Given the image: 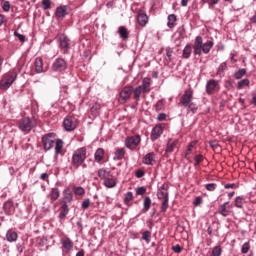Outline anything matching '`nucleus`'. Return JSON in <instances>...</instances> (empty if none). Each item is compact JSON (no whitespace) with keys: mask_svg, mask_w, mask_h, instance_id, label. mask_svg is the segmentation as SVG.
Listing matches in <instances>:
<instances>
[{"mask_svg":"<svg viewBox=\"0 0 256 256\" xmlns=\"http://www.w3.org/2000/svg\"><path fill=\"white\" fill-rule=\"evenodd\" d=\"M146 93H151V78H144L142 84L135 88L132 87V94L135 101H140Z\"/></svg>","mask_w":256,"mask_h":256,"instance_id":"1","label":"nucleus"},{"mask_svg":"<svg viewBox=\"0 0 256 256\" xmlns=\"http://www.w3.org/2000/svg\"><path fill=\"white\" fill-rule=\"evenodd\" d=\"M213 41H207L206 43H203V38L201 36H197L194 41V55H201L204 53L207 55L213 49Z\"/></svg>","mask_w":256,"mask_h":256,"instance_id":"2","label":"nucleus"},{"mask_svg":"<svg viewBox=\"0 0 256 256\" xmlns=\"http://www.w3.org/2000/svg\"><path fill=\"white\" fill-rule=\"evenodd\" d=\"M87 159V148L81 147L74 151L71 159V165L74 169H79L81 165L85 163Z\"/></svg>","mask_w":256,"mask_h":256,"instance_id":"3","label":"nucleus"},{"mask_svg":"<svg viewBox=\"0 0 256 256\" xmlns=\"http://www.w3.org/2000/svg\"><path fill=\"white\" fill-rule=\"evenodd\" d=\"M158 199L162 201L161 211L162 213L167 212L169 209V184L164 183L158 190L157 193Z\"/></svg>","mask_w":256,"mask_h":256,"instance_id":"4","label":"nucleus"},{"mask_svg":"<svg viewBox=\"0 0 256 256\" xmlns=\"http://www.w3.org/2000/svg\"><path fill=\"white\" fill-rule=\"evenodd\" d=\"M37 125L35 119H31L29 117L22 118L18 122V129L23 133H30V131Z\"/></svg>","mask_w":256,"mask_h":256,"instance_id":"5","label":"nucleus"},{"mask_svg":"<svg viewBox=\"0 0 256 256\" xmlns=\"http://www.w3.org/2000/svg\"><path fill=\"white\" fill-rule=\"evenodd\" d=\"M15 79H17V73L9 72L3 76L0 80V89L3 91L9 89L13 83H15Z\"/></svg>","mask_w":256,"mask_h":256,"instance_id":"6","label":"nucleus"},{"mask_svg":"<svg viewBox=\"0 0 256 256\" xmlns=\"http://www.w3.org/2000/svg\"><path fill=\"white\" fill-rule=\"evenodd\" d=\"M141 143V135L137 134L134 136H129L125 139V147L127 149H130L131 151H135L137 149V146H139Z\"/></svg>","mask_w":256,"mask_h":256,"instance_id":"7","label":"nucleus"},{"mask_svg":"<svg viewBox=\"0 0 256 256\" xmlns=\"http://www.w3.org/2000/svg\"><path fill=\"white\" fill-rule=\"evenodd\" d=\"M131 95H133V86L124 87L119 94L118 101L121 105H125L129 99H131Z\"/></svg>","mask_w":256,"mask_h":256,"instance_id":"8","label":"nucleus"},{"mask_svg":"<svg viewBox=\"0 0 256 256\" xmlns=\"http://www.w3.org/2000/svg\"><path fill=\"white\" fill-rule=\"evenodd\" d=\"M77 125H79V122L77 121V118L73 116H67L63 121V126L66 131H75Z\"/></svg>","mask_w":256,"mask_h":256,"instance_id":"9","label":"nucleus"},{"mask_svg":"<svg viewBox=\"0 0 256 256\" xmlns=\"http://www.w3.org/2000/svg\"><path fill=\"white\" fill-rule=\"evenodd\" d=\"M42 144L45 149V151H49L50 149H53V145H55V134L49 133L42 137Z\"/></svg>","mask_w":256,"mask_h":256,"instance_id":"10","label":"nucleus"},{"mask_svg":"<svg viewBox=\"0 0 256 256\" xmlns=\"http://www.w3.org/2000/svg\"><path fill=\"white\" fill-rule=\"evenodd\" d=\"M193 103V90H185L184 94L180 97V105L187 107V105Z\"/></svg>","mask_w":256,"mask_h":256,"instance_id":"11","label":"nucleus"},{"mask_svg":"<svg viewBox=\"0 0 256 256\" xmlns=\"http://www.w3.org/2000/svg\"><path fill=\"white\" fill-rule=\"evenodd\" d=\"M59 47L63 53H68L71 49V40L65 34L59 36Z\"/></svg>","mask_w":256,"mask_h":256,"instance_id":"12","label":"nucleus"},{"mask_svg":"<svg viewBox=\"0 0 256 256\" xmlns=\"http://www.w3.org/2000/svg\"><path fill=\"white\" fill-rule=\"evenodd\" d=\"M215 91H219V82L215 79H211L206 84V93L208 95H213Z\"/></svg>","mask_w":256,"mask_h":256,"instance_id":"13","label":"nucleus"},{"mask_svg":"<svg viewBox=\"0 0 256 256\" xmlns=\"http://www.w3.org/2000/svg\"><path fill=\"white\" fill-rule=\"evenodd\" d=\"M163 125L164 124H157L151 132L150 139L151 141H157L161 135H163Z\"/></svg>","mask_w":256,"mask_h":256,"instance_id":"14","label":"nucleus"},{"mask_svg":"<svg viewBox=\"0 0 256 256\" xmlns=\"http://www.w3.org/2000/svg\"><path fill=\"white\" fill-rule=\"evenodd\" d=\"M65 69H67V62H65V59L58 58L54 61L52 71H65Z\"/></svg>","mask_w":256,"mask_h":256,"instance_id":"15","label":"nucleus"},{"mask_svg":"<svg viewBox=\"0 0 256 256\" xmlns=\"http://www.w3.org/2000/svg\"><path fill=\"white\" fill-rule=\"evenodd\" d=\"M232 207L233 206H231L229 202H225L219 206L218 213L222 215V217H229V215H231Z\"/></svg>","mask_w":256,"mask_h":256,"instance_id":"16","label":"nucleus"},{"mask_svg":"<svg viewBox=\"0 0 256 256\" xmlns=\"http://www.w3.org/2000/svg\"><path fill=\"white\" fill-rule=\"evenodd\" d=\"M3 209L6 215H13L15 213V206L13 200H8L4 203Z\"/></svg>","mask_w":256,"mask_h":256,"instance_id":"17","label":"nucleus"},{"mask_svg":"<svg viewBox=\"0 0 256 256\" xmlns=\"http://www.w3.org/2000/svg\"><path fill=\"white\" fill-rule=\"evenodd\" d=\"M61 197V191H59V188H52L50 193L48 194V199H50V203H55L57 199Z\"/></svg>","mask_w":256,"mask_h":256,"instance_id":"18","label":"nucleus"},{"mask_svg":"<svg viewBox=\"0 0 256 256\" xmlns=\"http://www.w3.org/2000/svg\"><path fill=\"white\" fill-rule=\"evenodd\" d=\"M137 21L140 27H145V25L149 23V18L147 17V14H145V12L139 11Z\"/></svg>","mask_w":256,"mask_h":256,"instance_id":"19","label":"nucleus"},{"mask_svg":"<svg viewBox=\"0 0 256 256\" xmlns=\"http://www.w3.org/2000/svg\"><path fill=\"white\" fill-rule=\"evenodd\" d=\"M71 201H73V192H71V189L66 188L63 191L62 204H66L67 205V203H71Z\"/></svg>","mask_w":256,"mask_h":256,"instance_id":"20","label":"nucleus"},{"mask_svg":"<svg viewBox=\"0 0 256 256\" xmlns=\"http://www.w3.org/2000/svg\"><path fill=\"white\" fill-rule=\"evenodd\" d=\"M127 152L125 151V148H115L114 151V161H121L125 158V154Z\"/></svg>","mask_w":256,"mask_h":256,"instance_id":"21","label":"nucleus"},{"mask_svg":"<svg viewBox=\"0 0 256 256\" xmlns=\"http://www.w3.org/2000/svg\"><path fill=\"white\" fill-rule=\"evenodd\" d=\"M142 163H144V165H154V163H155L154 152H150V153L146 154L143 158Z\"/></svg>","mask_w":256,"mask_h":256,"instance_id":"22","label":"nucleus"},{"mask_svg":"<svg viewBox=\"0 0 256 256\" xmlns=\"http://www.w3.org/2000/svg\"><path fill=\"white\" fill-rule=\"evenodd\" d=\"M55 15L58 19H63L67 17V6H60L56 9Z\"/></svg>","mask_w":256,"mask_h":256,"instance_id":"23","label":"nucleus"},{"mask_svg":"<svg viewBox=\"0 0 256 256\" xmlns=\"http://www.w3.org/2000/svg\"><path fill=\"white\" fill-rule=\"evenodd\" d=\"M105 159V150L103 148H98L94 154V160L96 163H101Z\"/></svg>","mask_w":256,"mask_h":256,"instance_id":"24","label":"nucleus"},{"mask_svg":"<svg viewBox=\"0 0 256 256\" xmlns=\"http://www.w3.org/2000/svg\"><path fill=\"white\" fill-rule=\"evenodd\" d=\"M113 175L111 174V171H107L105 168H101L98 170V177L99 179H102L103 181H106V179H109Z\"/></svg>","mask_w":256,"mask_h":256,"instance_id":"25","label":"nucleus"},{"mask_svg":"<svg viewBox=\"0 0 256 256\" xmlns=\"http://www.w3.org/2000/svg\"><path fill=\"white\" fill-rule=\"evenodd\" d=\"M177 145H179V140H169L166 147V153H173Z\"/></svg>","mask_w":256,"mask_h":256,"instance_id":"26","label":"nucleus"},{"mask_svg":"<svg viewBox=\"0 0 256 256\" xmlns=\"http://www.w3.org/2000/svg\"><path fill=\"white\" fill-rule=\"evenodd\" d=\"M34 67H35L36 73H43V71H45V69H43V59L39 57L36 58L34 62Z\"/></svg>","mask_w":256,"mask_h":256,"instance_id":"27","label":"nucleus"},{"mask_svg":"<svg viewBox=\"0 0 256 256\" xmlns=\"http://www.w3.org/2000/svg\"><path fill=\"white\" fill-rule=\"evenodd\" d=\"M118 33L121 39H123L124 41H127V39H129V30H127L125 26H120L118 28Z\"/></svg>","mask_w":256,"mask_h":256,"instance_id":"28","label":"nucleus"},{"mask_svg":"<svg viewBox=\"0 0 256 256\" xmlns=\"http://www.w3.org/2000/svg\"><path fill=\"white\" fill-rule=\"evenodd\" d=\"M103 184L107 187V189H113V187L117 186V180H115V178L111 176L110 178L104 180Z\"/></svg>","mask_w":256,"mask_h":256,"instance_id":"29","label":"nucleus"},{"mask_svg":"<svg viewBox=\"0 0 256 256\" xmlns=\"http://www.w3.org/2000/svg\"><path fill=\"white\" fill-rule=\"evenodd\" d=\"M63 140L57 139L55 142V154L56 155H63Z\"/></svg>","mask_w":256,"mask_h":256,"instance_id":"30","label":"nucleus"},{"mask_svg":"<svg viewBox=\"0 0 256 256\" xmlns=\"http://www.w3.org/2000/svg\"><path fill=\"white\" fill-rule=\"evenodd\" d=\"M68 214L69 206L66 203H64L60 208L59 219H65V217H67Z\"/></svg>","mask_w":256,"mask_h":256,"instance_id":"31","label":"nucleus"},{"mask_svg":"<svg viewBox=\"0 0 256 256\" xmlns=\"http://www.w3.org/2000/svg\"><path fill=\"white\" fill-rule=\"evenodd\" d=\"M19 236L17 235V232L8 230L6 233V239L9 241V243H13L14 241H17V238Z\"/></svg>","mask_w":256,"mask_h":256,"instance_id":"32","label":"nucleus"},{"mask_svg":"<svg viewBox=\"0 0 256 256\" xmlns=\"http://www.w3.org/2000/svg\"><path fill=\"white\" fill-rule=\"evenodd\" d=\"M191 53H193V48L191 47V44H188L183 49L182 57L184 59H189V57H191Z\"/></svg>","mask_w":256,"mask_h":256,"instance_id":"33","label":"nucleus"},{"mask_svg":"<svg viewBox=\"0 0 256 256\" xmlns=\"http://www.w3.org/2000/svg\"><path fill=\"white\" fill-rule=\"evenodd\" d=\"M175 23H177V16L175 14H170L168 15V23L167 26L170 29H173V27H175Z\"/></svg>","mask_w":256,"mask_h":256,"instance_id":"34","label":"nucleus"},{"mask_svg":"<svg viewBox=\"0 0 256 256\" xmlns=\"http://www.w3.org/2000/svg\"><path fill=\"white\" fill-rule=\"evenodd\" d=\"M62 245L66 251H71L73 249V241H71L69 238H65L62 241Z\"/></svg>","mask_w":256,"mask_h":256,"instance_id":"35","label":"nucleus"},{"mask_svg":"<svg viewBox=\"0 0 256 256\" xmlns=\"http://www.w3.org/2000/svg\"><path fill=\"white\" fill-rule=\"evenodd\" d=\"M245 75H247V69L241 68L237 72H235L234 77L235 79L239 80V79H243Z\"/></svg>","mask_w":256,"mask_h":256,"instance_id":"36","label":"nucleus"},{"mask_svg":"<svg viewBox=\"0 0 256 256\" xmlns=\"http://www.w3.org/2000/svg\"><path fill=\"white\" fill-rule=\"evenodd\" d=\"M185 109H187L188 113L191 112V113H197L198 109H199V106H197V104L193 103V102H190L189 105H187L185 107Z\"/></svg>","mask_w":256,"mask_h":256,"instance_id":"37","label":"nucleus"},{"mask_svg":"<svg viewBox=\"0 0 256 256\" xmlns=\"http://www.w3.org/2000/svg\"><path fill=\"white\" fill-rule=\"evenodd\" d=\"M249 85H251V81L246 78L238 82L237 89H243L244 87H249Z\"/></svg>","mask_w":256,"mask_h":256,"instance_id":"38","label":"nucleus"},{"mask_svg":"<svg viewBox=\"0 0 256 256\" xmlns=\"http://www.w3.org/2000/svg\"><path fill=\"white\" fill-rule=\"evenodd\" d=\"M151 209V198L150 197H145L144 198V208L143 211L144 213H147Z\"/></svg>","mask_w":256,"mask_h":256,"instance_id":"39","label":"nucleus"},{"mask_svg":"<svg viewBox=\"0 0 256 256\" xmlns=\"http://www.w3.org/2000/svg\"><path fill=\"white\" fill-rule=\"evenodd\" d=\"M222 253H223V250L221 249V246H215L212 249L210 256H221Z\"/></svg>","mask_w":256,"mask_h":256,"instance_id":"40","label":"nucleus"},{"mask_svg":"<svg viewBox=\"0 0 256 256\" xmlns=\"http://www.w3.org/2000/svg\"><path fill=\"white\" fill-rule=\"evenodd\" d=\"M154 107L157 112L163 111L165 109V102L163 100H159Z\"/></svg>","mask_w":256,"mask_h":256,"instance_id":"41","label":"nucleus"},{"mask_svg":"<svg viewBox=\"0 0 256 256\" xmlns=\"http://www.w3.org/2000/svg\"><path fill=\"white\" fill-rule=\"evenodd\" d=\"M234 205H235V207H237L238 209H243V197L238 196V197L235 199Z\"/></svg>","mask_w":256,"mask_h":256,"instance_id":"42","label":"nucleus"},{"mask_svg":"<svg viewBox=\"0 0 256 256\" xmlns=\"http://www.w3.org/2000/svg\"><path fill=\"white\" fill-rule=\"evenodd\" d=\"M142 239L146 241V243H151V232L150 231H144L142 234Z\"/></svg>","mask_w":256,"mask_h":256,"instance_id":"43","label":"nucleus"},{"mask_svg":"<svg viewBox=\"0 0 256 256\" xmlns=\"http://www.w3.org/2000/svg\"><path fill=\"white\" fill-rule=\"evenodd\" d=\"M193 147H195V142H191L188 145V148H187L186 153H185V159H189V156L191 155V152L193 151Z\"/></svg>","mask_w":256,"mask_h":256,"instance_id":"44","label":"nucleus"},{"mask_svg":"<svg viewBox=\"0 0 256 256\" xmlns=\"http://www.w3.org/2000/svg\"><path fill=\"white\" fill-rule=\"evenodd\" d=\"M131 201H133V192H128L125 194L124 203H126V205H129Z\"/></svg>","mask_w":256,"mask_h":256,"instance_id":"45","label":"nucleus"},{"mask_svg":"<svg viewBox=\"0 0 256 256\" xmlns=\"http://www.w3.org/2000/svg\"><path fill=\"white\" fill-rule=\"evenodd\" d=\"M73 191L75 195H79V196L85 195V189L83 187H74Z\"/></svg>","mask_w":256,"mask_h":256,"instance_id":"46","label":"nucleus"},{"mask_svg":"<svg viewBox=\"0 0 256 256\" xmlns=\"http://www.w3.org/2000/svg\"><path fill=\"white\" fill-rule=\"evenodd\" d=\"M194 167H199V163H203V155L198 154L194 157Z\"/></svg>","mask_w":256,"mask_h":256,"instance_id":"47","label":"nucleus"},{"mask_svg":"<svg viewBox=\"0 0 256 256\" xmlns=\"http://www.w3.org/2000/svg\"><path fill=\"white\" fill-rule=\"evenodd\" d=\"M249 249H251V244L249 242H246L243 244V246L241 248V253L247 254V253H249Z\"/></svg>","mask_w":256,"mask_h":256,"instance_id":"48","label":"nucleus"},{"mask_svg":"<svg viewBox=\"0 0 256 256\" xmlns=\"http://www.w3.org/2000/svg\"><path fill=\"white\" fill-rule=\"evenodd\" d=\"M2 9L5 11V13H9L11 10V3L9 1H4L2 4Z\"/></svg>","mask_w":256,"mask_h":256,"instance_id":"49","label":"nucleus"},{"mask_svg":"<svg viewBox=\"0 0 256 256\" xmlns=\"http://www.w3.org/2000/svg\"><path fill=\"white\" fill-rule=\"evenodd\" d=\"M202 3H208L210 9H213V6L217 5V3H219V0H202Z\"/></svg>","mask_w":256,"mask_h":256,"instance_id":"50","label":"nucleus"},{"mask_svg":"<svg viewBox=\"0 0 256 256\" xmlns=\"http://www.w3.org/2000/svg\"><path fill=\"white\" fill-rule=\"evenodd\" d=\"M43 9L47 11V9H51V0H42Z\"/></svg>","mask_w":256,"mask_h":256,"instance_id":"51","label":"nucleus"},{"mask_svg":"<svg viewBox=\"0 0 256 256\" xmlns=\"http://www.w3.org/2000/svg\"><path fill=\"white\" fill-rule=\"evenodd\" d=\"M227 69V64L226 63H221L218 67L217 75H221L223 71Z\"/></svg>","mask_w":256,"mask_h":256,"instance_id":"52","label":"nucleus"},{"mask_svg":"<svg viewBox=\"0 0 256 256\" xmlns=\"http://www.w3.org/2000/svg\"><path fill=\"white\" fill-rule=\"evenodd\" d=\"M203 203V197L198 196L195 198L193 205L194 207H199V205H201Z\"/></svg>","mask_w":256,"mask_h":256,"instance_id":"53","label":"nucleus"},{"mask_svg":"<svg viewBox=\"0 0 256 256\" xmlns=\"http://www.w3.org/2000/svg\"><path fill=\"white\" fill-rule=\"evenodd\" d=\"M145 193H147V188L145 187L136 188V195H145Z\"/></svg>","mask_w":256,"mask_h":256,"instance_id":"54","label":"nucleus"},{"mask_svg":"<svg viewBox=\"0 0 256 256\" xmlns=\"http://www.w3.org/2000/svg\"><path fill=\"white\" fill-rule=\"evenodd\" d=\"M207 191H215L217 189V185L215 183H209L205 185Z\"/></svg>","mask_w":256,"mask_h":256,"instance_id":"55","label":"nucleus"},{"mask_svg":"<svg viewBox=\"0 0 256 256\" xmlns=\"http://www.w3.org/2000/svg\"><path fill=\"white\" fill-rule=\"evenodd\" d=\"M172 251H174V253H181V251H183V247H181L179 244H176L172 246Z\"/></svg>","mask_w":256,"mask_h":256,"instance_id":"56","label":"nucleus"},{"mask_svg":"<svg viewBox=\"0 0 256 256\" xmlns=\"http://www.w3.org/2000/svg\"><path fill=\"white\" fill-rule=\"evenodd\" d=\"M89 205H91V201L89 199H85L82 202V209H87L89 207Z\"/></svg>","mask_w":256,"mask_h":256,"instance_id":"57","label":"nucleus"},{"mask_svg":"<svg viewBox=\"0 0 256 256\" xmlns=\"http://www.w3.org/2000/svg\"><path fill=\"white\" fill-rule=\"evenodd\" d=\"M165 119H167V114L165 113L158 114L157 121H165Z\"/></svg>","mask_w":256,"mask_h":256,"instance_id":"58","label":"nucleus"},{"mask_svg":"<svg viewBox=\"0 0 256 256\" xmlns=\"http://www.w3.org/2000/svg\"><path fill=\"white\" fill-rule=\"evenodd\" d=\"M136 177L141 179V177H145V172L143 170L136 171Z\"/></svg>","mask_w":256,"mask_h":256,"instance_id":"59","label":"nucleus"},{"mask_svg":"<svg viewBox=\"0 0 256 256\" xmlns=\"http://www.w3.org/2000/svg\"><path fill=\"white\" fill-rule=\"evenodd\" d=\"M15 37H18L19 41H21L22 43L25 41V36H23L22 34H19L18 32H14Z\"/></svg>","mask_w":256,"mask_h":256,"instance_id":"60","label":"nucleus"},{"mask_svg":"<svg viewBox=\"0 0 256 256\" xmlns=\"http://www.w3.org/2000/svg\"><path fill=\"white\" fill-rule=\"evenodd\" d=\"M40 179H42V181H49V174L47 173L41 174Z\"/></svg>","mask_w":256,"mask_h":256,"instance_id":"61","label":"nucleus"},{"mask_svg":"<svg viewBox=\"0 0 256 256\" xmlns=\"http://www.w3.org/2000/svg\"><path fill=\"white\" fill-rule=\"evenodd\" d=\"M166 55H167L168 59L171 60V56L173 55V50H171V48H167Z\"/></svg>","mask_w":256,"mask_h":256,"instance_id":"62","label":"nucleus"},{"mask_svg":"<svg viewBox=\"0 0 256 256\" xmlns=\"http://www.w3.org/2000/svg\"><path fill=\"white\" fill-rule=\"evenodd\" d=\"M225 189H235V184H226Z\"/></svg>","mask_w":256,"mask_h":256,"instance_id":"63","label":"nucleus"},{"mask_svg":"<svg viewBox=\"0 0 256 256\" xmlns=\"http://www.w3.org/2000/svg\"><path fill=\"white\" fill-rule=\"evenodd\" d=\"M188 3H189V0H181L182 7H187Z\"/></svg>","mask_w":256,"mask_h":256,"instance_id":"64","label":"nucleus"}]
</instances>
